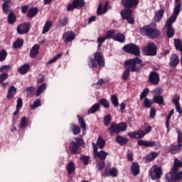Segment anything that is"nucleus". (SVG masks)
<instances>
[{
  "instance_id": "obj_1",
  "label": "nucleus",
  "mask_w": 182,
  "mask_h": 182,
  "mask_svg": "<svg viewBox=\"0 0 182 182\" xmlns=\"http://www.w3.org/2000/svg\"><path fill=\"white\" fill-rule=\"evenodd\" d=\"M139 2V0H121L122 5L124 8L120 13L122 21H127L131 25L134 23V17H133L132 9H136Z\"/></svg>"
},
{
  "instance_id": "obj_2",
  "label": "nucleus",
  "mask_w": 182,
  "mask_h": 182,
  "mask_svg": "<svg viewBox=\"0 0 182 182\" xmlns=\"http://www.w3.org/2000/svg\"><path fill=\"white\" fill-rule=\"evenodd\" d=\"M182 167V161L175 158L173 166L170 171L165 175L166 182H182V171L180 168Z\"/></svg>"
},
{
  "instance_id": "obj_3",
  "label": "nucleus",
  "mask_w": 182,
  "mask_h": 182,
  "mask_svg": "<svg viewBox=\"0 0 182 182\" xmlns=\"http://www.w3.org/2000/svg\"><path fill=\"white\" fill-rule=\"evenodd\" d=\"M141 62H143V60L138 57L125 61L124 65L129 66V68L125 69L123 73L122 76V80H127V79H129L130 77V72H136L137 73H140L141 68L139 65H136V64L141 63Z\"/></svg>"
},
{
  "instance_id": "obj_4",
  "label": "nucleus",
  "mask_w": 182,
  "mask_h": 182,
  "mask_svg": "<svg viewBox=\"0 0 182 182\" xmlns=\"http://www.w3.org/2000/svg\"><path fill=\"white\" fill-rule=\"evenodd\" d=\"M87 65L90 69H96L97 66L102 68L105 66V57L103 56V53L100 52H95L94 53V58L89 57Z\"/></svg>"
},
{
  "instance_id": "obj_5",
  "label": "nucleus",
  "mask_w": 182,
  "mask_h": 182,
  "mask_svg": "<svg viewBox=\"0 0 182 182\" xmlns=\"http://www.w3.org/2000/svg\"><path fill=\"white\" fill-rule=\"evenodd\" d=\"M139 33L142 36H147L149 39H157L160 36V30L150 25H146L139 28Z\"/></svg>"
},
{
  "instance_id": "obj_6",
  "label": "nucleus",
  "mask_w": 182,
  "mask_h": 182,
  "mask_svg": "<svg viewBox=\"0 0 182 182\" xmlns=\"http://www.w3.org/2000/svg\"><path fill=\"white\" fill-rule=\"evenodd\" d=\"M176 133L178 134L177 137V143L178 144H171L168 146V151L171 153V154H177L181 151L182 147V132L181 129L176 128Z\"/></svg>"
},
{
  "instance_id": "obj_7",
  "label": "nucleus",
  "mask_w": 182,
  "mask_h": 182,
  "mask_svg": "<svg viewBox=\"0 0 182 182\" xmlns=\"http://www.w3.org/2000/svg\"><path fill=\"white\" fill-rule=\"evenodd\" d=\"M151 180H160L163 176V170L161 167L154 166L149 171Z\"/></svg>"
},
{
  "instance_id": "obj_8",
  "label": "nucleus",
  "mask_w": 182,
  "mask_h": 182,
  "mask_svg": "<svg viewBox=\"0 0 182 182\" xmlns=\"http://www.w3.org/2000/svg\"><path fill=\"white\" fill-rule=\"evenodd\" d=\"M123 50L127 53H131L135 56H140V48L136 44H127L123 47Z\"/></svg>"
},
{
  "instance_id": "obj_9",
  "label": "nucleus",
  "mask_w": 182,
  "mask_h": 182,
  "mask_svg": "<svg viewBox=\"0 0 182 182\" xmlns=\"http://www.w3.org/2000/svg\"><path fill=\"white\" fill-rule=\"evenodd\" d=\"M85 6L86 2H85V0H73L71 4L68 5L67 11L70 12L75 11V9H82Z\"/></svg>"
},
{
  "instance_id": "obj_10",
  "label": "nucleus",
  "mask_w": 182,
  "mask_h": 182,
  "mask_svg": "<svg viewBox=\"0 0 182 182\" xmlns=\"http://www.w3.org/2000/svg\"><path fill=\"white\" fill-rule=\"evenodd\" d=\"M101 176L105 178H106V177L116 178L119 176V170H117L116 167L110 168L107 166L105 168L104 171L101 173Z\"/></svg>"
},
{
  "instance_id": "obj_11",
  "label": "nucleus",
  "mask_w": 182,
  "mask_h": 182,
  "mask_svg": "<svg viewBox=\"0 0 182 182\" xmlns=\"http://www.w3.org/2000/svg\"><path fill=\"white\" fill-rule=\"evenodd\" d=\"M92 147L94 151L93 159H99L100 161H105L109 154L105 150L97 151V145L95 143H92Z\"/></svg>"
},
{
  "instance_id": "obj_12",
  "label": "nucleus",
  "mask_w": 182,
  "mask_h": 182,
  "mask_svg": "<svg viewBox=\"0 0 182 182\" xmlns=\"http://www.w3.org/2000/svg\"><path fill=\"white\" fill-rule=\"evenodd\" d=\"M146 56H156L157 55V46L153 42H149L144 49Z\"/></svg>"
},
{
  "instance_id": "obj_13",
  "label": "nucleus",
  "mask_w": 182,
  "mask_h": 182,
  "mask_svg": "<svg viewBox=\"0 0 182 182\" xmlns=\"http://www.w3.org/2000/svg\"><path fill=\"white\" fill-rule=\"evenodd\" d=\"M111 33V39L115 41L116 42H119V43H124L126 42V36L122 33H117L115 30H109Z\"/></svg>"
},
{
  "instance_id": "obj_14",
  "label": "nucleus",
  "mask_w": 182,
  "mask_h": 182,
  "mask_svg": "<svg viewBox=\"0 0 182 182\" xmlns=\"http://www.w3.org/2000/svg\"><path fill=\"white\" fill-rule=\"evenodd\" d=\"M31 24L29 22L22 23L17 26V33L18 35H25L29 32Z\"/></svg>"
},
{
  "instance_id": "obj_15",
  "label": "nucleus",
  "mask_w": 182,
  "mask_h": 182,
  "mask_svg": "<svg viewBox=\"0 0 182 182\" xmlns=\"http://www.w3.org/2000/svg\"><path fill=\"white\" fill-rule=\"evenodd\" d=\"M148 80L150 83H151V85H154L155 86H157V85L160 83V75L155 71H151L149 73Z\"/></svg>"
},
{
  "instance_id": "obj_16",
  "label": "nucleus",
  "mask_w": 182,
  "mask_h": 182,
  "mask_svg": "<svg viewBox=\"0 0 182 182\" xmlns=\"http://www.w3.org/2000/svg\"><path fill=\"white\" fill-rule=\"evenodd\" d=\"M69 150L71 154H80V146L75 141L70 142Z\"/></svg>"
},
{
  "instance_id": "obj_17",
  "label": "nucleus",
  "mask_w": 182,
  "mask_h": 182,
  "mask_svg": "<svg viewBox=\"0 0 182 182\" xmlns=\"http://www.w3.org/2000/svg\"><path fill=\"white\" fill-rule=\"evenodd\" d=\"M76 37V33L73 31H66L63 34V40L65 43H69V42H72L73 39Z\"/></svg>"
},
{
  "instance_id": "obj_18",
  "label": "nucleus",
  "mask_w": 182,
  "mask_h": 182,
  "mask_svg": "<svg viewBox=\"0 0 182 182\" xmlns=\"http://www.w3.org/2000/svg\"><path fill=\"white\" fill-rule=\"evenodd\" d=\"M179 63H180V59L178 58V56L177 55V54L173 53L171 55V57L169 58V63H168L169 68H177Z\"/></svg>"
},
{
  "instance_id": "obj_19",
  "label": "nucleus",
  "mask_w": 182,
  "mask_h": 182,
  "mask_svg": "<svg viewBox=\"0 0 182 182\" xmlns=\"http://www.w3.org/2000/svg\"><path fill=\"white\" fill-rule=\"evenodd\" d=\"M128 136L131 139H143L146 136L144 131L139 129L133 132L128 133Z\"/></svg>"
},
{
  "instance_id": "obj_20",
  "label": "nucleus",
  "mask_w": 182,
  "mask_h": 182,
  "mask_svg": "<svg viewBox=\"0 0 182 182\" xmlns=\"http://www.w3.org/2000/svg\"><path fill=\"white\" fill-rule=\"evenodd\" d=\"M137 145L144 147H154V146H157L154 141H144L143 139L138 140Z\"/></svg>"
},
{
  "instance_id": "obj_21",
  "label": "nucleus",
  "mask_w": 182,
  "mask_h": 182,
  "mask_svg": "<svg viewBox=\"0 0 182 182\" xmlns=\"http://www.w3.org/2000/svg\"><path fill=\"white\" fill-rule=\"evenodd\" d=\"M41 46L38 44L34 45L30 50L29 56L31 59L36 58L39 53V49Z\"/></svg>"
},
{
  "instance_id": "obj_22",
  "label": "nucleus",
  "mask_w": 182,
  "mask_h": 182,
  "mask_svg": "<svg viewBox=\"0 0 182 182\" xmlns=\"http://www.w3.org/2000/svg\"><path fill=\"white\" fill-rule=\"evenodd\" d=\"M161 92H157L156 95L153 97L154 103H156V105H163L164 103V97L163 95H161Z\"/></svg>"
},
{
  "instance_id": "obj_23",
  "label": "nucleus",
  "mask_w": 182,
  "mask_h": 182,
  "mask_svg": "<svg viewBox=\"0 0 182 182\" xmlns=\"http://www.w3.org/2000/svg\"><path fill=\"white\" fill-rule=\"evenodd\" d=\"M131 171L133 176H139L140 174V166L137 162H133L131 166Z\"/></svg>"
},
{
  "instance_id": "obj_24",
  "label": "nucleus",
  "mask_w": 182,
  "mask_h": 182,
  "mask_svg": "<svg viewBox=\"0 0 182 182\" xmlns=\"http://www.w3.org/2000/svg\"><path fill=\"white\" fill-rule=\"evenodd\" d=\"M15 95H16V87L11 85L8 90L6 97L10 100V99H14L15 97Z\"/></svg>"
},
{
  "instance_id": "obj_25",
  "label": "nucleus",
  "mask_w": 182,
  "mask_h": 182,
  "mask_svg": "<svg viewBox=\"0 0 182 182\" xmlns=\"http://www.w3.org/2000/svg\"><path fill=\"white\" fill-rule=\"evenodd\" d=\"M107 130L109 132V136H113L114 134H119V133H120L119 128H117V125H116L114 123H112Z\"/></svg>"
},
{
  "instance_id": "obj_26",
  "label": "nucleus",
  "mask_w": 182,
  "mask_h": 182,
  "mask_svg": "<svg viewBox=\"0 0 182 182\" xmlns=\"http://www.w3.org/2000/svg\"><path fill=\"white\" fill-rule=\"evenodd\" d=\"M29 69H31V65L26 63L21 65V68H18L17 70L20 75H26V73L29 72Z\"/></svg>"
},
{
  "instance_id": "obj_27",
  "label": "nucleus",
  "mask_w": 182,
  "mask_h": 182,
  "mask_svg": "<svg viewBox=\"0 0 182 182\" xmlns=\"http://www.w3.org/2000/svg\"><path fill=\"white\" fill-rule=\"evenodd\" d=\"M38 12H39V10L37 7H32L27 11V18H35L36 15H38Z\"/></svg>"
},
{
  "instance_id": "obj_28",
  "label": "nucleus",
  "mask_w": 182,
  "mask_h": 182,
  "mask_svg": "<svg viewBox=\"0 0 182 182\" xmlns=\"http://www.w3.org/2000/svg\"><path fill=\"white\" fill-rule=\"evenodd\" d=\"M115 140L117 143H118V144H120V146H126V144H127V142L129 141V139H127V138L124 137L122 135H117Z\"/></svg>"
},
{
  "instance_id": "obj_29",
  "label": "nucleus",
  "mask_w": 182,
  "mask_h": 182,
  "mask_svg": "<svg viewBox=\"0 0 182 182\" xmlns=\"http://www.w3.org/2000/svg\"><path fill=\"white\" fill-rule=\"evenodd\" d=\"M106 39H112V33L109 30L106 32L105 37H99L97 39V43L103 44L106 41Z\"/></svg>"
},
{
  "instance_id": "obj_30",
  "label": "nucleus",
  "mask_w": 182,
  "mask_h": 182,
  "mask_svg": "<svg viewBox=\"0 0 182 182\" xmlns=\"http://www.w3.org/2000/svg\"><path fill=\"white\" fill-rule=\"evenodd\" d=\"M97 112H100V104L95 103L87 111L88 114H94Z\"/></svg>"
},
{
  "instance_id": "obj_31",
  "label": "nucleus",
  "mask_w": 182,
  "mask_h": 182,
  "mask_svg": "<svg viewBox=\"0 0 182 182\" xmlns=\"http://www.w3.org/2000/svg\"><path fill=\"white\" fill-rule=\"evenodd\" d=\"M163 16H164V10L163 9H161L155 13V22H160V21L163 19Z\"/></svg>"
},
{
  "instance_id": "obj_32",
  "label": "nucleus",
  "mask_w": 182,
  "mask_h": 182,
  "mask_svg": "<svg viewBox=\"0 0 182 182\" xmlns=\"http://www.w3.org/2000/svg\"><path fill=\"white\" fill-rule=\"evenodd\" d=\"M66 168H67L68 174H73V173H75V171H76V166L75 165V162L70 161L67 164Z\"/></svg>"
},
{
  "instance_id": "obj_33",
  "label": "nucleus",
  "mask_w": 182,
  "mask_h": 182,
  "mask_svg": "<svg viewBox=\"0 0 182 182\" xmlns=\"http://www.w3.org/2000/svg\"><path fill=\"white\" fill-rule=\"evenodd\" d=\"M16 22V16L14 14V11L10 12L7 17V23L9 25H14Z\"/></svg>"
},
{
  "instance_id": "obj_34",
  "label": "nucleus",
  "mask_w": 182,
  "mask_h": 182,
  "mask_svg": "<svg viewBox=\"0 0 182 182\" xmlns=\"http://www.w3.org/2000/svg\"><path fill=\"white\" fill-rule=\"evenodd\" d=\"M70 129L75 136H77V134H79L80 133V127H77V125H76L75 124H70Z\"/></svg>"
},
{
  "instance_id": "obj_35",
  "label": "nucleus",
  "mask_w": 182,
  "mask_h": 182,
  "mask_svg": "<svg viewBox=\"0 0 182 182\" xmlns=\"http://www.w3.org/2000/svg\"><path fill=\"white\" fill-rule=\"evenodd\" d=\"M53 23L51 21H47L43 26L42 33H48L49 31H50V28H52Z\"/></svg>"
},
{
  "instance_id": "obj_36",
  "label": "nucleus",
  "mask_w": 182,
  "mask_h": 182,
  "mask_svg": "<svg viewBox=\"0 0 182 182\" xmlns=\"http://www.w3.org/2000/svg\"><path fill=\"white\" fill-rule=\"evenodd\" d=\"M96 146L97 147H99V149H105V146H106V141H105L102 136H99L97 139Z\"/></svg>"
},
{
  "instance_id": "obj_37",
  "label": "nucleus",
  "mask_w": 182,
  "mask_h": 182,
  "mask_svg": "<svg viewBox=\"0 0 182 182\" xmlns=\"http://www.w3.org/2000/svg\"><path fill=\"white\" fill-rule=\"evenodd\" d=\"M98 105H100V106H103L105 109H109V107H110V103H109V101L106 98L100 99Z\"/></svg>"
},
{
  "instance_id": "obj_38",
  "label": "nucleus",
  "mask_w": 182,
  "mask_h": 182,
  "mask_svg": "<svg viewBox=\"0 0 182 182\" xmlns=\"http://www.w3.org/2000/svg\"><path fill=\"white\" fill-rule=\"evenodd\" d=\"M107 12V4H105V7L102 8V4H100L97 10V15L105 14Z\"/></svg>"
},
{
  "instance_id": "obj_39",
  "label": "nucleus",
  "mask_w": 182,
  "mask_h": 182,
  "mask_svg": "<svg viewBox=\"0 0 182 182\" xmlns=\"http://www.w3.org/2000/svg\"><path fill=\"white\" fill-rule=\"evenodd\" d=\"M69 23V18L65 17L63 18H60L58 21V27L63 28V26H66Z\"/></svg>"
},
{
  "instance_id": "obj_40",
  "label": "nucleus",
  "mask_w": 182,
  "mask_h": 182,
  "mask_svg": "<svg viewBox=\"0 0 182 182\" xmlns=\"http://www.w3.org/2000/svg\"><path fill=\"white\" fill-rule=\"evenodd\" d=\"M46 87H47L46 83H43L41 85H40L37 89L36 96H41V95H42V93H43L45 90H46Z\"/></svg>"
},
{
  "instance_id": "obj_41",
  "label": "nucleus",
  "mask_w": 182,
  "mask_h": 182,
  "mask_svg": "<svg viewBox=\"0 0 182 182\" xmlns=\"http://www.w3.org/2000/svg\"><path fill=\"white\" fill-rule=\"evenodd\" d=\"M174 45L176 50H179L180 52H182V42L181 40L178 38L174 39Z\"/></svg>"
},
{
  "instance_id": "obj_42",
  "label": "nucleus",
  "mask_w": 182,
  "mask_h": 182,
  "mask_svg": "<svg viewBox=\"0 0 182 182\" xmlns=\"http://www.w3.org/2000/svg\"><path fill=\"white\" fill-rule=\"evenodd\" d=\"M21 46H23V39L22 38H18L16 42L13 43V48H14V49H18V48H21Z\"/></svg>"
},
{
  "instance_id": "obj_43",
  "label": "nucleus",
  "mask_w": 182,
  "mask_h": 182,
  "mask_svg": "<svg viewBox=\"0 0 182 182\" xmlns=\"http://www.w3.org/2000/svg\"><path fill=\"white\" fill-rule=\"evenodd\" d=\"M110 100L114 107L119 106V98L116 94L111 96Z\"/></svg>"
},
{
  "instance_id": "obj_44",
  "label": "nucleus",
  "mask_w": 182,
  "mask_h": 182,
  "mask_svg": "<svg viewBox=\"0 0 182 182\" xmlns=\"http://www.w3.org/2000/svg\"><path fill=\"white\" fill-rule=\"evenodd\" d=\"M177 20V16L173 14L171 15L169 18L166 21V26H171L174 22Z\"/></svg>"
},
{
  "instance_id": "obj_45",
  "label": "nucleus",
  "mask_w": 182,
  "mask_h": 182,
  "mask_svg": "<svg viewBox=\"0 0 182 182\" xmlns=\"http://www.w3.org/2000/svg\"><path fill=\"white\" fill-rule=\"evenodd\" d=\"M157 156H159V154L157 152L152 151L147 154L146 159L148 160V161H153V160H154L157 157Z\"/></svg>"
},
{
  "instance_id": "obj_46",
  "label": "nucleus",
  "mask_w": 182,
  "mask_h": 182,
  "mask_svg": "<svg viewBox=\"0 0 182 182\" xmlns=\"http://www.w3.org/2000/svg\"><path fill=\"white\" fill-rule=\"evenodd\" d=\"M153 100L149 99V98H145L144 100V106L146 109H150L151 106H153Z\"/></svg>"
},
{
  "instance_id": "obj_47",
  "label": "nucleus",
  "mask_w": 182,
  "mask_h": 182,
  "mask_svg": "<svg viewBox=\"0 0 182 182\" xmlns=\"http://www.w3.org/2000/svg\"><path fill=\"white\" fill-rule=\"evenodd\" d=\"M21 129H26L28 127V118L26 117H23L20 122Z\"/></svg>"
},
{
  "instance_id": "obj_48",
  "label": "nucleus",
  "mask_w": 182,
  "mask_h": 182,
  "mask_svg": "<svg viewBox=\"0 0 182 182\" xmlns=\"http://www.w3.org/2000/svg\"><path fill=\"white\" fill-rule=\"evenodd\" d=\"M167 31H166V36L168 38H173L174 36V29H173V27L171 26H166Z\"/></svg>"
},
{
  "instance_id": "obj_49",
  "label": "nucleus",
  "mask_w": 182,
  "mask_h": 182,
  "mask_svg": "<svg viewBox=\"0 0 182 182\" xmlns=\"http://www.w3.org/2000/svg\"><path fill=\"white\" fill-rule=\"evenodd\" d=\"M8 4L6 3H3L2 4V11L4 15H8L11 12V7Z\"/></svg>"
},
{
  "instance_id": "obj_50",
  "label": "nucleus",
  "mask_w": 182,
  "mask_h": 182,
  "mask_svg": "<svg viewBox=\"0 0 182 182\" xmlns=\"http://www.w3.org/2000/svg\"><path fill=\"white\" fill-rule=\"evenodd\" d=\"M181 12V3L177 4L173 9V15L177 16Z\"/></svg>"
},
{
  "instance_id": "obj_51",
  "label": "nucleus",
  "mask_w": 182,
  "mask_h": 182,
  "mask_svg": "<svg viewBox=\"0 0 182 182\" xmlns=\"http://www.w3.org/2000/svg\"><path fill=\"white\" fill-rule=\"evenodd\" d=\"M11 69H12V67L10 65H2L0 68V73H8Z\"/></svg>"
},
{
  "instance_id": "obj_52",
  "label": "nucleus",
  "mask_w": 182,
  "mask_h": 182,
  "mask_svg": "<svg viewBox=\"0 0 182 182\" xmlns=\"http://www.w3.org/2000/svg\"><path fill=\"white\" fill-rule=\"evenodd\" d=\"M112 122V115L107 114L104 117V125L105 127H108V126Z\"/></svg>"
},
{
  "instance_id": "obj_53",
  "label": "nucleus",
  "mask_w": 182,
  "mask_h": 182,
  "mask_svg": "<svg viewBox=\"0 0 182 182\" xmlns=\"http://www.w3.org/2000/svg\"><path fill=\"white\" fill-rule=\"evenodd\" d=\"M77 117L78 119V122L80 124V127H82L83 130H86V122H85L83 117L80 115H77Z\"/></svg>"
},
{
  "instance_id": "obj_54",
  "label": "nucleus",
  "mask_w": 182,
  "mask_h": 182,
  "mask_svg": "<svg viewBox=\"0 0 182 182\" xmlns=\"http://www.w3.org/2000/svg\"><path fill=\"white\" fill-rule=\"evenodd\" d=\"M118 130L120 132H126V129H127V124L126 122H121L117 125Z\"/></svg>"
},
{
  "instance_id": "obj_55",
  "label": "nucleus",
  "mask_w": 182,
  "mask_h": 182,
  "mask_svg": "<svg viewBox=\"0 0 182 182\" xmlns=\"http://www.w3.org/2000/svg\"><path fill=\"white\" fill-rule=\"evenodd\" d=\"M62 58V53H60L55 55L52 59L49 60L47 63V65H52V63H55L58 59Z\"/></svg>"
},
{
  "instance_id": "obj_56",
  "label": "nucleus",
  "mask_w": 182,
  "mask_h": 182,
  "mask_svg": "<svg viewBox=\"0 0 182 182\" xmlns=\"http://www.w3.org/2000/svg\"><path fill=\"white\" fill-rule=\"evenodd\" d=\"M149 92H150L149 88L145 87L140 95V100H143V99H147V95H149Z\"/></svg>"
},
{
  "instance_id": "obj_57",
  "label": "nucleus",
  "mask_w": 182,
  "mask_h": 182,
  "mask_svg": "<svg viewBox=\"0 0 182 182\" xmlns=\"http://www.w3.org/2000/svg\"><path fill=\"white\" fill-rule=\"evenodd\" d=\"M80 160L82 161L84 166H87V164H89V161L90 160V156L81 155Z\"/></svg>"
},
{
  "instance_id": "obj_58",
  "label": "nucleus",
  "mask_w": 182,
  "mask_h": 182,
  "mask_svg": "<svg viewBox=\"0 0 182 182\" xmlns=\"http://www.w3.org/2000/svg\"><path fill=\"white\" fill-rule=\"evenodd\" d=\"M8 56V52L6 50L3 49L0 51V62H4Z\"/></svg>"
},
{
  "instance_id": "obj_59",
  "label": "nucleus",
  "mask_w": 182,
  "mask_h": 182,
  "mask_svg": "<svg viewBox=\"0 0 182 182\" xmlns=\"http://www.w3.org/2000/svg\"><path fill=\"white\" fill-rule=\"evenodd\" d=\"M105 166H106V164L105 161H98L96 165L97 168V170H99V171L103 170Z\"/></svg>"
},
{
  "instance_id": "obj_60",
  "label": "nucleus",
  "mask_w": 182,
  "mask_h": 182,
  "mask_svg": "<svg viewBox=\"0 0 182 182\" xmlns=\"http://www.w3.org/2000/svg\"><path fill=\"white\" fill-rule=\"evenodd\" d=\"M39 106H41V100L39 99H36L32 105H30V107L32 110L36 109V107H39Z\"/></svg>"
},
{
  "instance_id": "obj_61",
  "label": "nucleus",
  "mask_w": 182,
  "mask_h": 182,
  "mask_svg": "<svg viewBox=\"0 0 182 182\" xmlns=\"http://www.w3.org/2000/svg\"><path fill=\"white\" fill-rule=\"evenodd\" d=\"M171 114L168 113L166 119V127L168 132L170 130V120H171Z\"/></svg>"
},
{
  "instance_id": "obj_62",
  "label": "nucleus",
  "mask_w": 182,
  "mask_h": 182,
  "mask_svg": "<svg viewBox=\"0 0 182 182\" xmlns=\"http://www.w3.org/2000/svg\"><path fill=\"white\" fill-rule=\"evenodd\" d=\"M9 75H8V73H1L0 74V85L1 83H3V82H5V80H6V79H8V77Z\"/></svg>"
},
{
  "instance_id": "obj_63",
  "label": "nucleus",
  "mask_w": 182,
  "mask_h": 182,
  "mask_svg": "<svg viewBox=\"0 0 182 182\" xmlns=\"http://www.w3.org/2000/svg\"><path fill=\"white\" fill-rule=\"evenodd\" d=\"M22 106H23V100H22V98H18L16 108L22 109Z\"/></svg>"
},
{
  "instance_id": "obj_64",
  "label": "nucleus",
  "mask_w": 182,
  "mask_h": 182,
  "mask_svg": "<svg viewBox=\"0 0 182 182\" xmlns=\"http://www.w3.org/2000/svg\"><path fill=\"white\" fill-rule=\"evenodd\" d=\"M75 140L76 141L75 143L78 144L80 146H83V144H85V141H83V139L80 137H75Z\"/></svg>"
}]
</instances>
